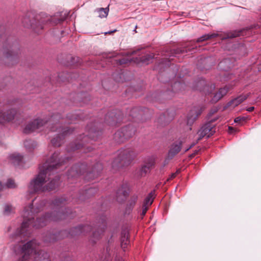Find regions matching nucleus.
Returning <instances> with one entry per match:
<instances>
[{"label":"nucleus","mask_w":261,"mask_h":261,"mask_svg":"<svg viewBox=\"0 0 261 261\" xmlns=\"http://www.w3.org/2000/svg\"><path fill=\"white\" fill-rule=\"evenodd\" d=\"M66 204V199L64 197L57 198L53 201L51 206L53 212L51 214H46L41 218H37L35 222L34 221V213H38L43 210L45 205L44 201H40L39 205L35 208L33 207V204H31L27 208H25L23 213V221L21 226L19 230L20 234H24L27 235L28 232V228L30 227L39 228L45 226L50 221H57L60 220L64 219L67 217L71 218V214L68 213L69 210L66 213L61 212L60 210H63Z\"/></svg>","instance_id":"obj_1"},{"label":"nucleus","mask_w":261,"mask_h":261,"mask_svg":"<svg viewBox=\"0 0 261 261\" xmlns=\"http://www.w3.org/2000/svg\"><path fill=\"white\" fill-rule=\"evenodd\" d=\"M59 153L55 152L42 166L39 167V172L37 176L30 182L29 188L31 193L45 192L55 189L59 185L60 177L54 176L57 170L68 158L63 160L59 157Z\"/></svg>","instance_id":"obj_2"},{"label":"nucleus","mask_w":261,"mask_h":261,"mask_svg":"<svg viewBox=\"0 0 261 261\" xmlns=\"http://www.w3.org/2000/svg\"><path fill=\"white\" fill-rule=\"evenodd\" d=\"M38 245L35 240H32L20 248L23 254L19 261H50L48 254L43 250L38 251Z\"/></svg>","instance_id":"obj_3"},{"label":"nucleus","mask_w":261,"mask_h":261,"mask_svg":"<svg viewBox=\"0 0 261 261\" xmlns=\"http://www.w3.org/2000/svg\"><path fill=\"white\" fill-rule=\"evenodd\" d=\"M137 156V153L130 148H122L118 150L117 157L112 162L113 168H119L129 165Z\"/></svg>","instance_id":"obj_4"},{"label":"nucleus","mask_w":261,"mask_h":261,"mask_svg":"<svg viewBox=\"0 0 261 261\" xmlns=\"http://www.w3.org/2000/svg\"><path fill=\"white\" fill-rule=\"evenodd\" d=\"M38 21V25L36 26L34 24H28L27 21L29 20L27 18H24L22 20V22L24 27L29 28L30 27L33 28V29L37 33H39V29H42L43 28V25L45 24H51L52 25H55L58 23H61L64 20V18H58L56 19L55 17H52L48 16L45 13H41L38 15L36 17Z\"/></svg>","instance_id":"obj_5"},{"label":"nucleus","mask_w":261,"mask_h":261,"mask_svg":"<svg viewBox=\"0 0 261 261\" xmlns=\"http://www.w3.org/2000/svg\"><path fill=\"white\" fill-rule=\"evenodd\" d=\"M55 126L50 127L51 132H57L58 136L51 140V143L53 146L59 147L61 145L63 139L67 135L71 134L73 130L68 127H61L60 124L57 123L55 124Z\"/></svg>","instance_id":"obj_6"},{"label":"nucleus","mask_w":261,"mask_h":261,"mask_svg":"<svg viewBox=\"0 0 261 261\" xmlns=\"http://www.w3.org/2000/svg\"><path fill=\"white\" fill-rule=\"evenodd\" d=\"M136 129L132 125H127L118 130L114 134V139L119 143H122L132 137L135 133Z\"/></svg>","instance_id":"obj_7"},{"label":"nucleus","mask_w":261,"mask_h":261,"mask_svg":"<svg viewBox=\"0 0 261 261\" xmlns=\"http://www.w3.org/2000/svg\"><path fill=\"white\" fill-rule=\"evenodd\" d=\"M218 117L212 119L210 121L204 124L198 132L199 135L198 140H200L204 137L209 138L215 133V125L212 124L213 122L215 121Z\"/></svg>","instance_id":"obj_8"},{"label":"nucleus","mask_w":261,"mask_h":261,"mask_svg":"<svg viewBox=\"0 0 261 261\" xmlns=\"http://www.w3.org/2000/svg\"><path fill=\"white\" fill-rule=\"evenodd\" d=\"M47 121H44L41 119H36L29 123L23 129V133L26 134L32 133L39 129Z\"/></svg>","instance_id":"obj_9"},{"label":"nucleus","mask_w":261,"mask_h":261,"mask_svg":"<svg viewBox=\"0 0 261 261\" xmlns=\"http://www.w3.org/2000/svg\"><path fill=\"white\" fill-rule=\"evenodd\" d=\"M87 169V165L81 164L74 165L68 171V178L69 180L72 178H77L80 175L84 174Z\"/></svg>","instance_id":"obj_10"},{"label":"nucleus","mask_w":261,"mask_h":261,"mask_svg":"<svg viewBox=\"0 0 261 261\" xmlns=\"http://www.w3.org/2000/svg\"><path fill=\"white\" fill-rule=\"evenodd\" d=\"M182 141L180 140L173 142L170 146L167 154V159L171 160L177 154L182 148Z\"/></svg>","instance_id":"obj_11"},{"label":"nucleus","mask_w":261,"mask_h":261,"mask_svg":"<svg viewBox=\"0 0 261 261\" xmlns=\"http://www.w3.org/2000/svg\"><path fill=\"white\" fill-rule=\"evenodd\" d=\"M16 115V111L13 109L8 110L6 112L0 111V123L4 124L12 121Z\"/></svg>","instance_id":"obj_12"},{"label":"nucleus","mask_w":261,"mask_h":261,"mask_svg":"<svg viewBox=\"0 0 261 261\" xmlns=\"http://www.w3.org/2000/svg\"><path fill=\"white\" fill-rule=\"evenodd\" d=\"M103 169L102 165L100 163H97L93 167L92 171L88 172L85 176V179L90 181L98 176Z\"/></svg>","instance_id":"obj_13"},{"label":"nucleus","mask_w":261,"mask_h":261,"mask_svg":"<svg viewBox=\"0 0 261 261\" xmlns=\"http://www.w3.org/2000/svg\"><path fill=\"white\" fill-rule=\"evenodd\" d=\"M91 229V226L90 225H80L71 229L69 232V234L72 237L81 234L85 235Z\"/></svg>","instance_id":"obj_14"},{"label":"nucleus","mask_w":261,"mask_h":261,"mask_svg":"<svg viewBox=\"0 0 261 261\" xmlns=\"http://www.w3.org/2000/svg\"><path fill=\"white\" fill-rule=\"evenodd\" d=\"M129 190L127 185H122L116 192V199L119 202L124 201L128 196Z\"/></svg>","instance_id":"obj_15"},{"label":"nucleus","mask_w":261,"mask_h":261,"mask_svg":"<svg viewBox=\"0 0 261 261\" xmlns=\"http://www.w3.org/2000/svg\"><path fill=\"white\" fill-rule=\"evenodd\" d=\"M250 95L251 93L250 92L247 94H241L228 102L227 103V106L234 108L247 99L250 96Z\"/></svg>","instance_id":"obj_16"},{"label":"nucleus","mask_w":261,"mask_h":261,"mask_svg":"<svg viewBox=\"0 0 261 261\" xmlns=\"http://www.w3.org/2000/svg\"><path fill=\"white\" fill-rule=\"evenodd\" d=\"M203 109L202 108H194L191 110L187 117V124H191L201 114Z\"/></svg>","instance_id":"obj_17"},{"label":"nucleus","mask_w":261,"mask_h":261,"mask_svg":"<svg viewBox=\"0 0 261 261\" xmlns=\"http://www.w3.org/2000/svg\"><path fill=\"white\" fill-rule=\"evenodd\" d=\"M87 127V129H88V135L84 136L82 138V141H86L88 138H90L91 140L96 141L101 135V132L99 130H97L94 128H88Z\"/></svg>","instance_id":"obj_18"},{"label":"nucleus","mask_w":261,"mask_h":261,"mask_svg":"<svg viewBox=\"0 0 261 261\" xmlns=\"http://www.w3.org/2000/svg\"><path fill=\"white\" fill-rule=\"evenodd\" d=\"M129 244V232L127 228L122 230L121 236V247L124 250Z\"/></svg>","instance_id":"obj_19"},{"label":"nucleus","mask_w":261,"mask_h":261,"mask_svg":"<svg viewBox=\"0 0 261 261\" xmlns=\"http://www.w3.org/2000/svg\"><path fill=\"white\" fill-rule=\"evenodd\" d=\"M23 156L19 153H14L9 155V160L11 164L14 166H22Z\"/></svg>","instance_id":"obj_20"},{"label":"nucleus","mask_w":261,"mask_h":261,"mask_svg":"<svg viewBox=\"0 0 261 261\" xmlns=\"http://www.w3.org/2000/svg\"><path fill=\"white\" fill-rule=\"evenodd\" d=\"M198 84L200 86H204L202 89L199 88V90L203 91L205 94L211 93L215 88L214 85L211 84L210 86L205 85V81L203 80H200Z\"/></svg>","instance_id":"obj_21"},{"label":"nucleus","mask_w":261,"mask_h":261,"mask_svg":"<svg viewBox=\"0 0 261 261\" xmlns=\"http://www.w3.org/2000/svg\"><path fill=\"white\" fill-rule=\"evenodd\" d=\"M119 117V115H118V116H117L116 115H114V113H112L111 114L107 115L106 117L107 123H108L109 125H115V123H117L118 120H119L121 118Z\"/></svg>","instance_id":"obj_22"},{"label":"nucleus","mask_w":261,"mask_h":261,"mask_svg":"<svg viewBox=\"0 0 261 261\" xmlns=\"http://www.w3.org/2000/svg\"><path fill=\"white\" fill-rule=\"evenodd\" d=\"M106 226V225L105 220H102V227L101 226H99L97 230L94 231V232L93 233V242H95V240H98L100 238L101 234L103 232Z\"/></svg>","instance_id":"obj_23"},{"label":"nucleus","mask_w":261,"mask_h":261,"mask_svg":"<svg viewBox=\"0 0 261 261\" xmlns=\"http://www.w3.org/2000/svg\"><path fill=\"white\" fill-rule=\"evenodd\" d=\"M13 45L8 44V45H6L4 47V54L6 58H9L11 57H14L16 54L14 52V49L13 48Z\"/></svg>","instance_id":"obj_24"},{"label":"nucleus","mask_w":261,"mask_h":261,"mask_svg":"<svg viewBox=\"0 0 261 261\" xmlns=\"http://www.w3.org/2000/svg\"><path fill=\"white\" fill-rule=\"evenodd\" d=\"M155 194V191H151L145 198L143 205L148 206L150 205L153 201V196Z\"/></svg>","instance_id":"obj_25"},{"label":"nucleus","mask_w":261,"mask_h":261,"mask_svg":"<svg viewBox=\"0 0 261 261\" xmlns=\"http://www.w3.org/2000/svg\"><path fill=\"white\" fill-rule=\"evenodd\" d=\"M154 57L153 54H146L140 58V61L142 63L147 65L152 61Z\"/></svg>","instance_id":"obj_26"},{"label":"nucleus","mask_w":261,"mask_h":261,"mask_svg":"<svg viewBox=\"0 0 261 261\" xmlns=\"http://www.w3.org/2000/svg\"><path fill=\"white\" fill-rule=\"evenodd\" d=\"M97 191V189L94 188H90L88 189L85 190V193L82 196H81V198L83 199L84 197H89L91 196H93L94 194H95Z\"/></svg>","instance_id":"obj_27"},{"label":"nucleus","mask_w":261,"mask_h":261,"mask_svg":"<svg viewBox=\"0 0 261 261\" xmlns=\"http://www.w3.org/2000/svg\"><path fill=\"white\" fill-rule=\"evenodd\" d=\"M218 36V34L213 33V34H205L198 38L197 39V42H200L205 40H207L209 39L216 37Z\"/></svg>","instance_id":"obj_28"},{"label":"nucleus","mask_w":261,"mask_h":261,"mask_svg":"<svg viewBox=\"0 0 261 261\" xmlns=\"http://www.w3.org/2000/svg\"><path fill=\"white\" fill-rule=\"evenodd\" d=\"M155 164V159L152 157H148L146 158L144 161V164L146 166L148 167L149 170H151V169L153 168Z\"/></svg>","instance_id":"obj_29"},{"label":"nucleus","mask_w":261,"mask_h":261,"mask_svg":"<svg viewBox=\"0 0 261 261\" xmlns=\"http://www.w3.org/2000/svg\"><path fill=\"white\" fill-rule=\"evenodd\" d=\"M183 86H184V84H182L181 83L179 82H175V83H174L173 85L172 86V90L173 91V92L168 91V92H167L166 94H168L169 93H171V94H172L173 92H176L178 90H180V89L181 88H182Z\"/></svg>","instance_id":"obj_30"},{"label":"nucleus","mask_w":261,"mask_h":261,"mask_svg":"<svg viewBox=\"0 0 261 261\" xmlns=\"http://www.w3.org/2000/svg\"><path fill=\"white\" fill-rule=\"evenodd\" d=\"M84 145L81 144L80 143H77L76 142H75L74 143H72L70 144V145L68 147V151H74L75 150H77L80 149L81 147H83Z\"/></svg>","instance_id":"obj_31"},{"label":"nucleus","mask_w":261,"mask_h":261,"mask_svg":"<svg viewBox=\"0 0 261 261\" xmlns=\"http://www.w3.org/2000/svg\"><path fill=\"white\" fill-rule=\"evenodd\" d=\"M109 9L108 8H101L97 10L98 16L100 18L106 17L108 14Z\"/></svg>","instance_id":"obj_32"},{"label":"nucleus","mask_w":261,"mask_h":261,"mask_svg":"<svg viewBox=\"0 0 261 261\" xmlns=\"http://www.w3.org/2000/svg\"><path fill=\"white\" fill-rule=\"evenodd\" d=\"M25 147L28 149L34 148L36 146V143L32 140H25L24 142Z\"/></svg>","instance_id":"obj_33"},{"label":"nucleus","mask_w":261,"mask_h":261,"mask_svg":"<svg viewBox=\"0 0 261 261\" xmlns=\"http://www.w3.org/2000/svg\"><path fill=\"white\" fill-rule=\"evenodd\" d=\"M244 31H245V30H241V31H235L234 32L230 33L228 34L227 37L228 38H236V37L240 36L241 35L243 36V35H244Z\"/></svg>","instance_id":"obj_34"},{"label":"nucleus","mask_w":261,"mask_h":261,"mask_svg":"<svg viewBox=\"0 0 261 261\" xmlns=\"http://www.w3.org/2000/svg\"><path fill=\"white\" fill-rule=\"evenodd\" d=\"M14 212V208L11 205L6 204L4 207V214L9 215Z\"/></svg>","instance_id":"obj_35"},{"label":"nucleus","mask_w":261,"mask_h":261,"mask_svg":"<svg viewBox=\"0 0 261 261\" xmlns=\"http://www.w3.org/2000/svg\"><path fill=\"white\" fill-rule=\"evenodd\" d=\"M229 59H225L219 63V66L220 67V68H222L224 65H228V66L226 68H224V70H227L231 67V66L230 65V64H229Z\"/></svg>","instance_id":"obj_36"},{"label":"nucleus","mask_w":261,"mask_h":261,"mask_svg":"<svg viewBox=\"0 0 261 261\" xmlns=\"http://www.w3.org/2000/svg\"><path fill=\"white\" fill-rule=\"evenodd\" d=\"M150 170H149V169L148 168V167H147V166H146L145 165H143L140 170V175L141 176H145L147 173H149L150 172Z\"/></svg>","instance_id":"obj_37"},{"label":"nucleus","mask_w":261,"mask_h":261,"mask_svg":"<svg viewBox=\"0 0 261 261\" xmlns=\"http://www.w3.org/2000/svg\"><path fill=\"white\" fill-rule=\"evenodd\" d=\"M184 52V50H182L180 48H177L176 49H172L170 50V53L167 56H169L170 57L172 56H175L176 55L179 54Z\"/></svg>","instance_id":"obj_38"},{"label":"nucleus","mask_w":261,"mask_h":261,"mask_svg":"<svg viewBox=\"0 0 261 261\" xmlns=\"http://www.w3.org/2000/svg\"><path fill=\"white\" fill-rule=\"evenodd\" d=\"M221 95V94L218 91L216 93L212 99V102L215 103L219 101L222 97H223V96Z\"/></svg>","instance_id":"obj_39"},{"label":"nucleus","mask_w":261,"mask_h":261,"mask_svg":"<svg viewBox=\"0 0 261 261\" xmlns=\"http://www.w3.org/2000/svg\"><path fill=\"white\" fill-rule=\"evenodd\" d=\"M6 186L9 188H14L16 187L14 180L12 179H9L7 180Z\"/></svg>","instance_id":"obj_40"},{"label":"nucleus","mask_w":261,"mask_h":261,"mask_svg":"<svg viewBox=\"0 0 261 261\" xmlns=\"http://www.w3.org/2000/svg\"><path fill=\"white\" fill-rule=\"evenodd\" d=\"M131 61L130 59L126 58H123L120 60H118L117 63L120 65L126 64Z\"/></svg>","instance_id":"obj_41"},{"label":"nucleus","mask_w":261,"mask_h":261,"mask_svg":"<svg viewBox=\"0 0 261 261\" xmlns=\"http://www.w3.org/2000/svg\"><path fill=\"white\" fill-rule=\"evenodd\" d=\"M228 90H229V88L227 86H225L224 88H220L218 92L221 94V95H222L224 96V95H225L227 94Z\"/></svg>","instance_id":"obj_42"},{"label":"nucleus","mask_w":261,"mask_h":261,"mask_svg":"<svg viewBox=\"0 0 261 261\" xmlns=\"http://www.w3.org/2000/svg\"><path fill=\"white\" fill-rule=\"evenodd\" d=\"M247 118L246 117L239 116L234 119V122L241 124L242 122H244L247 120Z\"/></svg>","instance_id":"obj_43"},{"label":"nucleus","mask_w":261,"mask_h":261,"mask_svg":"<svg viewBox=\"0 0 261 261\" xmlns=\"http://www.w3.org/2000/svg\"><path fill=\"white\" fill-rule=\"evenodd\" d=\"M138 199V196L136 195H133L130 199V205L131 206H134V205L135 204L136 202H137V200Z\"/></svg>","instance_id":"obj_44"},{"label":"nucleus","mask_w":261,"mask_h":261,"mask_svg":"<svg viewBox=\"0 0 261 261\" xmlns=\"http://www.w3.org/2000/svg\"><path fill=\"white\" fill-rule=\"evenodd\" d=\"M179 172H180V170L178 169L176 171V172L172 173L170 175V177L167 179V180H171L173 178H175L177 174H178Z\"/></svg>","instance_id":"obj_45"},{"label":"nucleus","mask_w":261,"mask_h":261,"mask_svg":"<svg viewBox=\"0 0 261 261\" xmlns=\"http://www.w3.org/2000/svg\"><path fill=\"white\" fill-rule=\"evenodd\" d=\"M148 206H145V205H143L142 206V213H141V216L142 217L145 216V215L147 211L148 210Z\"/></svg>","instance_id":"obj_46"},{"label":"nucleus","mask_w":261,"mask_h":261,"mask_svg":"<svg viewBox=\"0 0 261 261\" xmlns=\"http://www.w3.org/2000/svg\"><path fill=\"white\" fill-rule=\"evenodd\" d=\"M50 240L49 242H54L56 240V234H50Z\"/></svg>","instance_id":"obj_47"},{"label":"nucleus","mask_w":261,"mask_h":261,"mask_svg":"<svg viewBox=\"0 0 261 261\" xmlns=\"http://www.w3.org/2000/svg\"><path fill=\"white\" fill-rule=\"evenodd\" d=\"M57 118H58V115L52 116L49 121V122L54 121L55 120L57 119Z\"/></svg>","instance_id":"obj_48"},{"label":"nucleus","mask_w":261,"mask_h":261,"mask_svg":"<svg viewBox=\"0 0 261 261\" xmlns=\"http://www.w3.org/2000/svg\"><path fill=\"white\" fill-rule=\"evenodd\" d=\"M235 131L234 128L232 126L228 127V133L229 134H232Z\"/></svg>","instance_id":"obj_49"},{"label":"nucleus","mask_w":261,"mask_h":261,"mask_svg":"<svg viewBox=\"0 0 261 261\" xmlns=\"http://www.w3.org/2000/svg\"><path fill=\"white\" fill-rule=\"evenodd\" d=\"M246 110L248 112H250L253 111L254 110V107H250L246 108Z\"/></svg>","instance_id":"obj_50"},{"label":"nucleus","mask_w":261,"mask_h":261,"mask_svg":"<svg viewBox=\"0 0 261 261\" xmlns=\"http://www.w3.org/2000/svg\"><path fill=\"white\" fill-rule=\"evenodd\" d=\"M115 261H124V260L120 256H116L115 258Z\"/></svg>","instance_id":"obj_51"},{"label":"nucleus","mask_w":261,"mask_h":261,"mask_svg":"<svg viewBox=\"0 0 261 261\" xmlns=\"http://www.w3.org/2000/svg\"><path fill=\"white\" fill-rule=\"evenodd\" d=\"M67 117L69 119V120H70L68 123H72L73 122V118H72V116L71 117L70 115H68L67 116Z\"/></svg>","instance_id":"obj_52"},{"label":"nucleus","mask_w":261,"mask_h":261,"mask_svg":"<svg viewBox=\"0 0 261 261\" xmlns=\"http://www.w3.org/2000/svg\"><path fill=\"white\" fill-rule=\"evenodd\" d=\"M137 108H133V109L131 110V112H130V115H131L133 117H134L135 116L134 115L133 113H134V112H136V110H137Z\"/></svg>","instance_id":"obj_53"},{"label":"nucleus","mask_w":261,"mask_h":261,"mask_svg":"<svg viewBox=\"0 0 261 261\" xmlns=\"http://www.w3.org/2000/svg\"><path fill=\"white\" fill-rule=\"evenodd\" d=\"M116 32V30H114V31H110V32H107V33H106L105 34H112V33H113V32Z\"/></svg>","instance_id":"obj_54"},{"label":"nucleus","mask_w":261,"mask_h":261,"mask_svg":"<svg viewBox=\"0 0 261 261\" xmlns=\"http://www.w3.org/2000/svg\"><path fill=\"white\" fill-rule=\"evenodd\" d=\"M87 150H86H86H85V151H84V152H89V151H90L91 150V148H89V147H88V148H87Z\"/></svg>","instance_id":"obj_55"},{"label":"nucleus","mask_w":261,"mask_h":261,"mask_svg":"<svg viewBox=\"0 0 261 261\" xmlns=\"http://www.w3.org/2000/svg\"><path fill=\"white\" fill-rule=\"evenodd\" d=\"M65 261H72V259L70 257H67L65 259Z\"/></svg>","instance_id":"obj_56"},{"label":"nucleus","mask_w":261,"mask_h":261,"mask_svg":"<svg viewBox=\"0 0 261 261\" xmlns=\"http://www.w3.org/2000/svg\"><path fill=\"white\" fill-rule=\"evenodd\" d=\"M3 185L1 182H0V191L2 189Z\"/></svg>","instance_id":"obj_57"},{"label":"nucleus","mask_w":261,"mask_h":261,"mask_svg":"<svg viewBox=\"0 0 261 261\" xmlns=\"http://www.w3.org/2000/svg\"><path fill=\"white\" fill-rule=\"evenodd\" d=\"M139 50H136V51H134L133 52H132L131 53V55H133V54H137V53L138 51Z\"/></svg>","instance_id":"obj_58"},{"label":"nucleus","mask_w":261,"mask_h":261,"mask_svg":"<svg viewBox=\"0 0 261 261\" xmlns=\"http://www.w3.org/2000/svg\"><path fill=\"white\" fill-rule=\"evenodd\" d=\"M17 235H19V236H21V235L25 236L24 234H20L19 233V231L18 232V234H17ZM17 237H18V238H19V236H17Z\"/></svg>","instance_id":"obj_59"},{"label":"nucleus","mask_w":261,"mask_h":261,"mask_svg":"<svg viewBox=\"0 0 261 261\" xmlns=\"http://www.w3.org/2000/svg\"><path fill=\"white\" fill-rule=\"evenodd\" d=\"M17 235H19V236H21V235L25 236L24 234H20L19 233V231L18 232V234H17ZM17 237H18V238H19V236H17Z\"/></svg>","instance_id":"obj_60"},{"label":"nucleus","mask_w":261,"mask_h":261,"mask_svg":"<svg viewBox=\"0 0 261 261\" xmlns=\"http://www.w3.org/2000/svg\"><path fill=\"white\" fill-rule=\"evenodd\" d=\"M258 69L259 70H261V64L259 65V67H258Z\"/></svg>","instance_id":"obj_61"},{"label":"nucleus","mask_w":261,"mask_h":261,"mask_svg":"<svg viewBox=\"0 0 261 261\" xmlns=\"http://www.w3.org/2000/svg\"><path fill=\"white\" fill-rule=\"evenodd\" d=\"M136 28H137V26H136V27H135V29H134V31H135L136 32Z\"/></svg>","instance_id":"obj_62"}]
</instances>
